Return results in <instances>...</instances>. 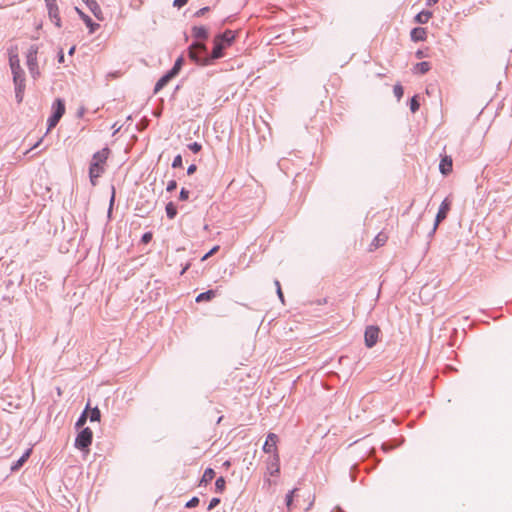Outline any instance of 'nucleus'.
Wrapping results in <instances>:
<instances>
[{"label":"nucleus","mask_w":512,"mask_h":512,"mask_svg":"<svg viewBox=\"0 0 512 512\" xmlns=\"http://www.w3.org/2000/svg\"><path fill=\"white\" fill-rule=\"evenodd\" d=\"M9 65L13 75V83L15 86V98L18 104L23 101L25 91V73L21 68L20 60L17 54L10 55Z\"/></svg>","instance_id":"1"},{"label":"nucleus","mask_w":512,"mask_h":512,"mask_svg":"<svg viewBox=\"0 0 512 512\" xmlns=\"http://www.w3.org/2000/svg\"><path fill=\"white\" fill-rule=\"evenodd\" d=\"M110 154V149L105 147L101 149L100 151H97L92 156V160L89 167V177L91 184L93 186L96 185L97 179L104 173L105 171V163L108 159V156Z\"/></svg>","instance_id":"2"},{"label":"nucleus","mask_w":512,"mask_h":512,"mask_svg":"<svg viewBox=\"0 0 512 512\" xmlns=\"http://www.w3.org/2000/svg\"><path fill=\"white\" fill-rule=\"evenodd\" d=\"M235 32L232 30H226L225 32L218 34L213 39V49L210 53V59L212 61L224 57V50L230 47L235 40Z\"/></svg>","instance_id":"3"},{"label":"nucleus","mask_w":512,"mask_h":512,"mask_svg":"<svg viewBox=\"0 0 512 512\" xmlns=\"http://www.w3.org/2000/svg\"><path fill=\"white\" fill-rule=\"evenodd\" d=\"M188 55L192 61L201 66H208L213 63L206 45L200 41H195L189 46Z\"/></svg>","instance_id":"4"},{"label":"nucleus","mask_w":512,"mask_h":512,"mask_svg":"<svg viewBox=\"0 0 512 512\" xmlns=\"http://www.w3.org/2000/svg\"><path fill=\"white\" fill-rule=\"evenodd\" d=\"M38 46L31 45L26 53V64L31 76L36 79L39 75L38 62H37Z\"/></svg>","instance_id":"5"},{"label":"nucleus","mask_w":512,"mask_h":512,"mask_svg":"<svg viewBox=\"0 0 512 512\" xmlns=\"http://www.w3.org/2000/svg\"><path fill=\"white\" fill-rule=\"evenodd\" d=\"M93 432L90 428H83L75 439V447L81 451H88L89 446L92 443Z\"/></svg>","instance_id":"6"},{"label":"nucleus","mask_w":512,"mask_h":512,"mask_svg":"<svg viewBox=\"0 0 512 512\" xmlns=\"http://www.w3.org/2000/svg\"><path fill=\"white\" fill-rule=\"evenodd\" d=\"M44 1L48 11L49 19L54 23L56 27L60 28L62 26V21L60 17L59 7L57 5V0Z\"/></svg>","instance_id":"7"},{"label":"nucleus","mask_w":512,"mask_h":512,"mask_svg":"<svg viewBox=\"0 0 512 512\" xmlns=\"http://www.w3.org/2000/svg\"><path fill=\"white\" fill-rule=\"evenodd\" d=\"M450 208H451V201L448 198H445L442 201V203L440 204L438 213H437L436 218H435V223H434L433 228H432V230L430 232V235H433L436 232L438 225L443 220L446 219L447 214H448Z\"/></svg>","instance_id":"8"},{"label":"nucleus","mask_w":512,"mask_h":512,"mask_svg":"<svg viewBox=\"0 0 512 512\" xmlns=\"http://www.w3.org/2000/svg\"><path fill=\"white\" fill-rule=\"evenodd\" d=\"M380 329L377 326L371 325L366 327L364 333L365 345L372 348L378 341Z\"/></svg>","instance_id":"9"},{"label":"nucleus","mask_w":512,"mask_h":512,"mask_svg":"<svg viewBox=\"0 0 512 512\" xmlns=\"http://www.w3.org/2000/svg\"><path fill=\"white\" fill-rule=\"evenodd\" d=\"M267 471L269 475L276 476L280 472V458L278 453H274L272 456L268 458L267 461Z\"/></svg>","instance_id":"10"},{"label":"nucleus","mask_w":512,"mask_h":512,"mask_svg":"<svg viewBox=\"0 0 512 512\" xmlns=\"http://www.w3.org/2000/svg\"><path fill=\"white\" fill-rule=\"evenodd\" d=\"M277 441L278 436L274 433H269L263 445V451L266 453H272V455L277 453Z\"/></svg>","instance_id":"11"},{"label":"nucleus","mask_w":512,"mask_h":512,"mask_svg":"<svg viewBox=\"0 0 512 512\" xmlns=\"http://www.w3.org/2000/svg\"><path fill=\"white\" fill-rule=\"evenodd\" d=\"M75 9H76L78 15L80 16V18L84 21L86 26L89 28V32L94 33L99 28V24L93 22L92 19L87 14L82 12L77 7Z\"/></svg>","instance_id":"12"},{"label":"nucleus","mask_w":512,"mask_h":512,"mask_svg":"<svg viewBox=\"0 0 512 512\" xmlns=\"http://www.w3.org/2000/svg\"><path fill=\"white\" fill-rule=\"evenodd\" d=\"M175 77L170 71L165 73L155 84L154 87V93H158L162 88H164L170 80H172Z\"/></svg>","instance_id":"13"},{"label":"nucleus","mask_w":512,"mask_h":512,"mask_svg":"<svg viewBox=\"0 0 512 512\" xmlns=\"http://www.w3.org/2000/svg\"><path fill=\"white\" fill-rule=\"evenodd\" d=\"M440 172L443 175H448L452 171V159L449 156L442 158L439 164Z\"/></svg>","instance_id":"14"},{"label":"nucleus","mask_w":512,"mask_h":512,"mask_svg":"<svg viewBox=\"0 0 512 512\" xmlns=\"http://www.w3.org/2000/svg\"><path fill=\"white\" fill-rule=\"evenodd\" d=\"M53 115L62 118L65 113V103L62 99L57 98L53 103Z\"/></svg>","instance_id":"15"},{"label":"nucleus","mask_w":512,"mask_h":512,"mask_svg":"<svg viewBox=\"0 0 512 512\" xmlns=\"http://www.w3.org/2000/svg\"><path fill=\"white\" fill-rule=\"evenodd\" d=\"M192 35L197 40H205L208 37V31L204 26H194L192 28Z\"/></svg>","instance_id":"16"},{"label":"nucleus","mask_w":512,"mask_h":512,"mask_svg":"<svg viewBox=\"0 0 512 512\" xmlns=\"http://www.w3.org/2000/svg\"><path fill=\"white\" fill-rule=\"evenodd\" d=\"M87 7L89 8V10L93 13V15L97 19H99V20L103 19V17H102V10H101L99 4L96 2V0H89L88 4H87Z\"/></svg>","instance_id":"17"},{"label":"nucleus","mask_w":512,"mask_h":512,"mask_svg":"<svg viewBox=\"0 0 512 512\" xmlns=\"http://www.w3.org/2000/svg\"><path fill=\"white\" fill-rule=\"evenodd\" d=\"M411 39L415 42L424 41L426 39V30L422 27H417L411 31Z\"/></svg>","instance_id":"18"},{"label":"nucleus","mask_w":512,"mask_h":512,"mask_svg":"<svg viewBox=\"0 0 512 512\" xmlns=\"http://www.w3.org/2000/svg\"><path fill=\"white\" fill-rule=\"evenodd\" d=\"M31 454V449H28L16 462L11 465V471L19 470L23 464L27 461Z\"/></svg>","instance_id":"19"},{"label":"nucleus","mask_w":512,"mask_h":512,"mask_svg":"<svg viewBox=\"0 0 512 512\" xmlns=\"http://www.w3.org/2000/svg\"><path fill=\"white\" fill-rule=\"evenodd\" d=\"M388 239V236L383 233V232H380L378 233V235L373 239L372 243H371V247H373L374 249L380 247V246H383L386 241Z\"/></svg>","instance_id":"20"},{"label":"nucleus","mask_w":512,"mask_h":512,"mask_svg":"<svg viewBox=\"0 0 512 512\" xmlns=\"http://www.w3.org/2000/svg\"><path fill=\"white\" fill-rule=\"evenodd\" d=\"M431 17H432V12L424 10L416 15L415 21L419 24H425L430 20Z\"/></svg>","instance_id":"21"},{"label":"nucleus","mask_w":512,"mask_h":512,"mask_svg":"<svg viewBox=\"0 0 512 512\" xmlns=\"http://www.w3.org/2000/svg\"><path fill=\"white\" fill-rule=\"evenodd\" d=\"M216 296V291L214 290H208L206 292H202L200 293L197 297H196V302H203V301H210L212 300L214 297Z\"/></svg>","instance_id":"22"},{"label":"nucleus","mask_w":512,"mask_h":512,"mask_svg":"<svg viewBox=\"0 0 512 512\" xmlns=\"http://www.w3.org/2000/svg\"><path fill=\"white\" fill-rule=\"evenodd\" d=\"M184 64L183 56H180L176 59L173 67L169 70L173 75L177 76Z\"/></svg>","instance_id":"23"},{"label":"nucleus","mask_w":512,"mask_h":512,"mask_svg":"<svg viewBox=\"0 0 512 512\" xmlns=\"http://www.w3.org/2000/svg\"><path fill=\"white\" fill-rule=\"evenodd\" d=\"M414 70L416 73L425 74L430 70V63L423 61L415 65Z\"/></svg>","instance_id":"24"},{"label":"nucleus","mask_w":512,"mask_h":512,"mask_svg":"<svg viewBox=\"0 0 512 512\" xmlns=\"http://www.w3.org/2000/svg\"><path fill=\"white\" fill-rule=\"evenodd\" d=\"M166 215L169 219H174L177 215V208L173 202H169L166 207Z\"/></svg>","instance_id":"25"},{"label":"nucleus","mask_w":512,"mask_h":512,"mask_svg":"<svg viewBox=\"0 0 512 512\" xmlns=\"http://www.w3.org/2000/svg\"><path fill=\"white\" fill-rule=\"evenodd\" d=\"M297 491L298 489L294 488L291 491H289L285 497V503L288 511L292 510L293 498Z\"/></svg>","instance_id":"26"},{"label":"nucleus","mask_w":512,"mask_h":512,"mask_svg":"<svg viewBox=\"0 0 512 512\" xmlns=\"http://www.w3.org/2000/svg\"><path fill=\"white\" fill-rule=\"evenodd\" d=\"M215 477V471L212 468L205 469L201 483H208Z\"/></svg>","instance_id":"27"},{"label":"nucleus","mask_w":512,"mask_h":512,"mask_svg":"<svg viewBox=\"0 0 512 512\" xmlns=\"http://www.w3.org/2000/svg\"><path fill=\"white\" fill-rule=\"evenodd\" d=\"M226 487V481L224 477L217 478L215 482V490L217 493H223Z\"/></svg>","instance_id":"28"},{"label":"nucleus","mask_w":512,"mask_h":512,"mask_svg":"<svg viewBox=\"0 0 512 512\" xmlns=\"http://www.w3.org/2000/svg\"><path fill=\"white\" fill-rule=\"evenodd\" d=\"M86 408H88V406ZM86 421H87V409H85L83 411V413L80 415V417L78 418V420L75 424L76 428L79 429V428L83 427L84 424L86 423Z\"/></svg>","instance_id":"29"},{"label":"nucleus","mask_w":512,"mask_h":512,"mask_svg":"<svg viewBox=\"0 0 512 512\" xmlns=\"http://www.w3.org/2000/svg\"><path fill=\"white\" fill-rule=\"evenodd\" d=\"M100 417H101L100 410H99L97 407L93 408V409L91 410V412H90V416H89L90 421H91V422L99 421V420H100Z\"/></svg>","instance_id":"30"},{"label":"nucleus","mask_w":512,"mask_h":512,"mask_svg":"<svg viewBox=\"0 0 512 512\" xmlns=\"http://www.w3.org/2000/svg\"><path fill=\"white\" fill-rule=\"evenodd\" d=\"M420 107V104H419V101L417 99V96H413L410 100V110L412 113H415L416 111H418Z\"/></svg>","instance_id":"31"},{"label":"nucleus","mask_w":512,"mask_h":512,"mask_svg":"<svg viewBox=\"0 0 512 512\" xmlns=\"http://www.w3.org/2000/svg\"><path fill=\"white\" fill-rule=\"evenodd\" d=\"M393 92L398 101L403 97L404 90L400 84L394 86Z\"/></svg>","instance_id":"32"},{"label":"nucleus","mask_w":512,"mask_h":512,"mask_svg":"<svg viewBox=\"0 0 512 512\" xmlns=\"http://www.w3.org/2000/svg\"><path fill=\"white\" fill-rule=\"evenodd\" d=\"M61 118L55 116V115H51L49 118H48V129H51L53 127H55L58 122L60 121Z\"/></svg>","instance_id":"33"},{"label":"nucleus","mask_w":512,"mask_h":512,"mask_svg":"<svg viewBox=\"0 0 512 512\" xmlns=\"http://www.w3.org/2000/svg\"><path fill=\"white\" fill-rule=\"evenodd\" d=\"M188 148H189L192 152H194V153H198V152H200V151H201V149H202V145H201L200 143H198V142H193V143H190V144L188 145Z\"/></svg>","instance_id":"34"},{"label":"nucleus","mask_w":512,"mask_h":512,"mask_svg":"<svg viewBox=\"0 0 512 512\" xmlns=\"http://www.w3.org/2000/svg\"><path fill=\"white\" fill-rule=\"evenodd\" d=\"M172 167L173 168L182 167V156L181 155H177L174 157L173 162H172Z\"/></svg>","instance_id":"35"},{"label":"nucleus","mask_w":512,"mask_h":512,"mask_svg":"<svg viewBox=\"0 0 512 512\" xmlns=\"http://www.w3.org/2000/svg\"><path fill=\"white\" fill-rule=\"evenodd\" d=\"M199 504V498L193 497L191 498L185 505L186 508H194Z\"/></svg>","instance_id":"36"},{"label":"nucleus","mask_w":512,"mask_h":512,"mask_svg":"<svg viewBox=\"0 0 512 512\" xmlns=\"http://www.w3.org/2000/svg\"><path fill=\"white\" fill-rule=\"evenodd\" d=\"M274 284H275V286L277 288V295H278L279 299L283 302L284 301V296H283V292H282V289H281L280 282L278 280H275Z\"/></svg>","instance_id":"37"},{"label":"nucleus","mask_w":512,"mask_h":512,"mask_svg":"<svg viewBox=\"0 0 512 512\" xmlns=\"http://www.w3.org/2000/svg\"><path fill=\"white\" fill-rule=\"evenodd\" d=\"M152 233L146 232L142 235L141 242L144 244H148L152 240Z\"/></svg>","instance_id":"38"},{"label":"nucleus","mask_w":512,"mask_h":512,"mask_svg":"<svg viewBox=\"0 0 512 512\" xmlns=\"http://www.w3.org/2000/svg\"><path fill=\"white\" fill-rule=\"evenodd\" d=\"M188 198H189V191L186 190L185 188H182L180 191V194H179V199L181 201H186V200H188Z\"/></svg>","instance_id":"39"},{"label":"nucleus","mask_w":512,"mask_h":512,"mask_svg":"<svg viewBox=\"0 0 512 512\" xmlns=\"http://www.w3.org/2000/svg\"><path fill=\"white\" fill-rule=\"evenodd\" d=\"M177 188V182L175 180H170L167 184L166 190L168 192H172Z\"/></svg>","instance_id":"40"},{"label":"nucleus","mask_w":512,"mask_h":512,"mask_svg":"<svg viewBox=\"0 0 512 512\" xmlns=\"http://www.w3.org/2000/svg\"><path fill=\"white\" fill-rule=\"evenodd\" d=\"M220 499L219 498H212L210 500V503L208 505V510L214 509L217 505H219Z\"/></svg>","instance_id":"41"},{"label":"nucleus","mask_w":512,"mask_h":512,"mask_svg":"<svg viewBox=\"0 0 512 512\" xmlns=\"http://www.w3.org/2000/svg\"><path fill=\"white\" fill-rule=\"evenodd\" d=\"M188 0H174L173 5L177 8H181L186 5Z\"/></svg>","instance_id":"42"},{"label":"nucleus","mask_w":512,"mask_h":512,"mask_svg":"<svg viewBox=\"0 0 512 512\" xmlns=\"http://www.w3.org/2000/svg\"><path fill=\"white\" fill-rule=\"evenodd\" d=\"M209 11V7H203L201 9H199L196 13H195V16L196 17H201L203 16L206 12Z\"/></svg>","instance_id":"43"},{"label":"nucleus","mask_w":512,"mask_h":512,"mask_svg":"<svg viewBox=\"0 0 512 512\" xmlns=\"http://www.w3.org/2000/svg\"><path fill=\"white\" fill-rule=\"evenodd\" d=\"M218 250V246H215L214 248H212L208 253H206L203 257H202V260H206L208 257H210L214 252H216Z\"/></svg>","instance_id":"44"},{"label":"nucleus","mask_w":512,"mask_h":512,"mask_svg":"<svg viewBox=\"0 0 512 512\" xmlns=\"http://www.w3.org/2000/svg\"><path fill=\"white\" fill-rule=\"evenodd\" d=\"M197 170V167L195 164H191L187 169V174L192 175Z\"/></svg>","instance_id":"45"},{"label":"nucleus","mask_w":512,"mask_h":512,"mask_svg":"<svg viewBox=\"0 0 512 512\" xmlns=\"http://www.w3.org/2000/svg\"><path fill=\"white\" fill-rule=\"evenodd\" d=\"M114 200H115V189L114 187L112 188V196H111V199H110V208H109V212L111 211L112 209V206L114 204Z\"/></svg>","instance_id":"46"},{"label":"nucleus","mask_w":512,"mask_h":512,"mask_svg":"<svg viewBox=\"0 0 512 512\" xmlns=\"http://www.w3.org/2000/svg\"><path fill=\"white\" fill-rule=\"evenodd\" d=\"M64 53L63 51L61 50L59 53H58V62L59 63H64Z\"/></svg>","instance_id":"47"},{"label":"nucleus","mask_w":512,"mask_h":512,"mask_svg":"<svg viewBox=\"0 0 512 512\" xmlns=\"http://www.w3.org/2000/svg\"><path fill=\"white\" fill-rule=\"evenodd\" d=\"M439 0H427V5L428 6H432V5H435Z\"/></svg>","instance_id":"48"},{"label":"nucleus","mask_w":512,"mask_h":512,"mask_svg":"<svg viewBox=\"0 0 512 512\" xmlns=\"http://www.w3.org/2000/svg\"><path fill=\"white\" fill-rule=\"evenodd\" d=\"M75 52V46L71 47L69 50V55H73Z\"/></svg>","instance_id":"49"},{"label":"nucleus","mask_w":512,"mask_h":512,"mask_svg":"<svg viewBox=\"0 0 512 512\" xmlns=\"http://www.w3.org/2000/svg\"><path fill=\"white\" fill-rule=\"evenodd\" d=\"M187 269H188V265H187V266H185V267L182 269V271H181V275H182V274H184V273L186 272V270H187Z\"/></svg>","instance_id":"50"},{"label":"nucleus","mask_w":512,"mask_h":512,"mask_svg":"<svg viewBox=\"0 0 512 512\" xmlns=\"http://www.w3.org/2000/svg\"><path fill=\"white\" fill-rule=\"evenodd\" d=\"M223 465L226 466V467H229L230 466V461H225Z\"/></svg>","instance_id":"51"},{"label":"nucleus","mask_w":512,"mask_h":512,"mask_svg":"<svg viewBox=\"0 0 512 512\" xmlns=\"http://www.w3.org/2000/svg\"><path fill=\"white\" fill-rule=\"evenodd\" d=\"M266 482H267L269 485H271V483H272L270 479H266Z\"/></svg>","instance_id":"52"},{"label":"nucleus","mask_w":512,"mask_h":512,"mask_svg":"<svg viewBox=\"0 0 512 512\" xmlns=\"http://www.w3.org/2000/svg\"><path fill=\"white\" fill-rule=\"evenodd\" d=\"M89 0H83V2L87 5Z\"/></svg>","instance_id":"53"}]
</instances>
